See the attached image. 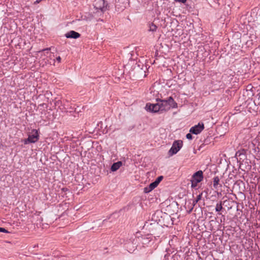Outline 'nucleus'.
<instances>
[{"label": "nucleus", "mask_w": 260, "mask_h": 260, "mask_svg": "<svg viewBox=\"0 0 260 260\" xmlns=\"http://www.w3.org/2000/svg\"><path fill=\"white\" fill-rule=\"evenodd\" d=\"M156 104H147L145 109L147 111L152 112L166 111L171 108L177 107V104L172 97L166 100H157Z\"/></svg>", "instance_id": "1"}, {"label": "nucleus", "mask_w": 260, "mask_h": 260, "mask_svg": "<svg viewBox=\"0 0 260 260\" xmlns=\"http://www.w3.org/2000/svg\"><path fill=\"white\" fill-rule=\"evenodd\" d=\"M138 244V239L135 238L126 240L124 243V247L130 253L134 252Z\"/></svg>", "instance_id": "2"}, {"label": "nucleus", "mask_w": 260, "mask_h": 260, "mask_svg": "<svg viewBox=\"0 0 260 260\" xmlns=\"http://www.w3.org/2000/svg\"><path fill=\"white\" fill-rule=\"evenodd\" d=\"M203 179V173L202 171H198L196 172L192 177L191 182V187L194 188L196 187L198 184Z\"/></svg>", "instance_id": "3"}, {"label": "nucleus", "mask_w": 260, "mask_h": 260, "mask_svg": "<svg viewBox=\"0 0 260 260\" xmlns=\"http://www.w3.org/2000/svg\"><path fill=\"white\" fill-rule=\"evenodd\" d=\"M183 145V142L181 140L175 141L171 149L169 151V154L170 156H172L176 154L182 148Z\"/></svg>", "instance_id": "4"}, {"label": "nucleus", "mask_w": 260, "mask_h": 260, "mask_svg": "<svg viewBox=\"0 0 260 260\" xmlns=\"http://www.w3.org/2000/svg\"><path fill=\"white\" fill-rule=\"evenodd\" d=\"M39 135L38 131L33 129L29 135L28 138L24 140V143L27 144L28 143H35L39 140Z\"/></svg>", "instance_id": "5"}, {"label": "nucleus", "mask_w": 260, "mask_h": 260, "mask_svg": "<svg viewBox=\"0 0 260 260\" xmlns=\"http://www.w3.org/2000/svg\"><path fill=\"white\" fill-rule=\"evenodd\" d=\"M204 128V124L203 123H199L197 125L191 127L189 129V132L193 134L198 135L201 133Z\"/></svg>", "instance_id": "6"}, {"label": "nucleus", "mask_w": 260, "mask_h": 260, "mask_svg": "<svg viewBox=\"0 0 260 260\" xmlns=\"http://www.w3.org/2000/svg\"><path fill=\"white\" fill-rule=\"evenodd\" d=\"M95 7L97 9L104 11L106 9L107 4L104 0H98L95 4Z\"/></svg>", "instance_id": "7"}, {"label": "nucleus", "mask_w": 260, "mask_h": 260, "mask_svg": "<svg viewBox=\"0 0 260 260\" xmlns=\"http://www.w3.org/2000/svg\"><path fill=\"white\" fill-rule=\"evenodd\" d=\"M65 36L67 38L77 39L80 37V35L74 30H71L66 34Z\"/></svg>", "instance_id": "8"}, {"label": "nucleus", "mask_w": 260, "mask_h": 260, "mask_svg": "<svg viewBox=\"0 0 260 260\" xmlns=\"http://www.w3.org/2000/svg\"><path fill=\"white\" fill-rule=\"evenodd\" d=\"M158 184L155 181L150 183L148 186L144 188V191L145 193H149L157 186Z\"/></svg>", "instance_id": "9"}, {"label": "nucleus", "mask_w": 260, "mask_h": 260, "mask_svg": "<svg viewBox=\"0 0 260 260\" xmlns=\"http://www.w3.org/2000/svg\"><path fill=\"white\" fill-rule=\"evenodd\" d=\"M122 163L121 161H117L116 162L114 163L111 168V170L113 172L116 171L117 170H118L120 167L122 166Z\"/></svg>", "instance_id": "10"}, {"label": "nucleus", "mask_w": 260, "mask_h": 260, "mask_svg": "<svg viewBox=\"0 0 260 260\" xmlns=\"http://www.w3.org/2000/svg\"><path fill=\"white\" fill-rule=\"evenodd\" d=\"M219 179L218 177L216 176L213 178V187L215 189H217L218 187H221V185L219 183Z\"/></svg>", "instance_id": "11"}, {"label": "nucleus", "mask_w": 260, "mask_h": 260, "mask_svg": "<svg viewBox=\"0 0 260 260\" xmlns=\"http://www.w3.org/2000/svg\"><path fill=\"white\" fill-rule=\"evenodd\" d=\"M157 26L153 23L149 24V31H156Z\"/></svg>", "instance_id": "12"}, {"label": "nucleus", "mask_w": 260, "mask_h": 260, "mask_svg": "<svg viewBox=\"0 0 260 260\" xmlns=\"http://www.w3.org/2000/svg\"><path fill=\"white\" fill-rule=\"evenodd\" d=\"M222 209L221 203L217 204L215 208V210L217 212L220 211Z\"/></svg>", "instance_id": "13"}, {"label": "nucleus", "mask_w": 260, "mask_h": 260, "mask_svg": "<svg viewBox=\"0 0 260 260\" xmlns=\"http://www.w3.org/2000/svg\"><path fill=\"white\" fill-rule=\"evenodd\" d=\"M163 177L162 176H159L155 181V182L158 185L160 182L162 180Z\"/></svg>", "instance_id": "14"}, {"label": "nucleus", "mask_w": 260, "mask_h": 260, "mask_svg": "<svg viewBox=\"0 0 260 260\" xmlns=\"http://www.w3.org/2000/svg\"><path fill=\"white\" fill-rule=\"evenodd\" d=\"M186 137L188 140H191L192 139V136L190 133H188L186 135Z\"/></svg>", "instance_id": "15"}, {"label": "nucleus", "mask_w": 260, "mask_h": 260, "mask_svg": "<svg viewBox=\"0 0 260 260\" xmlns=\"http://www.w3.org/2000/svg\"><path fill=\"white\" fill-rule=\"evenodd\" d=\"M0 232L8 233V231L3 228H0Z\"/></svg>", "instance_id": "16"}, {"label": "nucleus", "mask_w": 260, "mask_h": 260, "mask_svg": "<svg viewBox=\"0 0 260 260\" xmlns=\"http://www.w3.org/2000/svg\"><path fill=\"white\" fill-rule=\"evenodd\" d=\"M176 2H178L182 3H185L187 0H175Z\"/></svg>", "instance_id": "17"}, {"label": "nucleus", "mask_w": 260, "mask_h": 260, "mask_svg": "<svg viewBox=\"0 0 260 260\" xmlns=\"http://www.w3.org/2000/svg\"><path fill=\"white\" fill-rule=\"evenodd\" d=\"M42 0H36L35 2H34V4H39L40 3Z\"/></svg>", "instance_id": "18"}, {"label": "nucleus", "mask_w": 260, "mask_h": 260, "mask_svg": "<svg viewBox=\"0 0 260 260\" xmlns=\"http://www.w3.org/2000/svg\"><path fill=\"white\" fill-rule=\"evenodd\" d=\"M48 51H49V49L47 48V49L43 50L42 51H40L39 53H42L44 51H47V52L48 53Z\"/></svg>", "instance_id": "19"}, {"label": "nucleus", "mask_w": 260, "mask_h": 260, "mask_svg": "<svg viewBox=\"0 0 260 260\" xmlns=\"http://www.w3.org/2000/svg\"><path fill=\"white\" fill-rule=\"evenodd\" d=\"M201 194L199 195L197 197L196 202H197L199 200H200L201 199Z\"/></svg>", "instance_id": "20"}, {"label": "nucleus", "mask_w": 260, "mask_h": 260, "mask_svg": "<svg viewBox=\"0 0 260 260\" xmlns=\"http://www.w3.org/2000/svg\"><path fill=\"white\" fill-rule=\"evenodd\" d=\"M56 60H57L58 62H60V60H61V58H60V56L57 57L56 58Z\"/></svg>", "instance_id": "21"}]
</instances>
